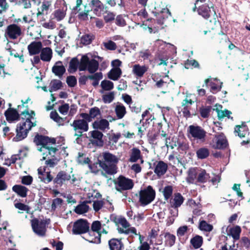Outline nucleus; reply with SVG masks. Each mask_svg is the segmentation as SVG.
I'll list each match as a JSON object with an SVG mask.
<instances>
[{
  "mask_svg": "<svg viewBox=\"0 0 250 250\" xmlns=\"http://www.w3.org/2000/svg\"><path fill=\"white\" fill-rule=\"evenodd\" d=\"M84 157V164H87L89 168L93 173H97L99 168L103 169L109 174H114L117 172L116 163L118 161L117 157Z\"/></svg>",
  "mask_w": 250,
  "mask_h": 250,
  "instance_id": "nucleus-1",
  "label": "nucleus"
},
{
  "mask_svg": "<svg viewBox=\"0 0 250 250\" xmlns=\"http://www.w3.org/2000/svg\"><path fill=\"white\" fill-rule=\"evenodd\" d=\"M34 142L37 146H40L38 148L39 151L42 152V155H51L54 156L56 152L59 150L57 147H53L52 145L56 143V140L54 138H49L46 136L37 134L34 137Z\"/></svg>",
  "mask_w": 250,
  "mask_h": 250,
  "instance_id": "nucleus-2",
  "label": "nucleus"
},
{
  "mask_svg": "<svg viewBox=\"0 0 250 250\" xmlns=\"http://www.w3.org/2000/svg\"><path fill=\"white\" fill-rule=\"evenodd\" d=\"M49 223V220L34 218L31 220V226L34 232L40 237L45 236L46 228Z\"/></svg>",
  "mask_w": 250,
  "mask_h": 250,
  "instance_id": "nucleus-3",
  "label": "nucleus"
},
{
  "mask_svg": "<svg viewBox=\"0 0 250 250\" xmlns=\"http://www.w3.org/2000/svg\"><path fill=\"white\" fill-rule=\"evenodd\" d=\"M155 197V191L149 186L140 191L139 201L143 206H146L153 201Z\"/></svg>",
  "mask_w": 250,
  "mask_h": 250,
  "instance_id": "nucleus-4",
  "label": "nucleus"
},
{
  "mask_svg": "<svg viewBox=\"0 0 250 250\" xmlns=\"http://www.w3.org/2000/svg\"><path fill=\"white\" fill-rule=\"evenodd\" d=\"M22 30L20 26L12 23L8 25L4 31V37L10 40H16L22 35Z\"/></svg>",
  "mask_w": 250,
  "mask_h": 250,
  "instance_id": "nucleus-5",
  "label": "nucleus"
},
{
  "mask_svg": "<svg viewBox=\"0 0 250 250\" xmlns=\"http://www.w3.org/2000/svg\"><path fill=\"white\" fill-rule=\"evenodd\" d=\"M89 229V224L86 220L79 219L74 222L72 229V233L78 235L87 233Z\"/></svg>",
  "mask_w": 250,
  "mask_h": 250,
  "instance_id": "nucleus-6",
  "label": "nucleus"
},
{
  "mask_svg": "<svg viewBox=\"0 0 250 250\" xmlns=\"http://www.w3.org/2000/svg\"><path fill=\"white\" fill-rule=\"evenodd\" d=\"M116 185V188L118 191L129 190L134 186L132 180L122 175L118 178Z\"/></svg>",
  "mask_w": 250,
  "mask_h": 250,
  "instance_id": "nucleus-7",
  "label": "nucleus"
},
{
  "mask_svg": "<svg viewBox=\"0 0 250 250\" xmlns=\"http://www.w3.org/2000/svg\"><path fill=\"white\" fill-rule=\"evenodd\" d=\"M71 126L75 131H77L75 136L80 137L83 135V132L87 131L89 128L88 124L84 120L77 119L74 120Z\"/></svg>",
  "mask_w": 250,
  "mask_h": 250,
  "instance_id": "nucleus-8",
  "label": "nucleus"
},
{
  "mask_svg": "<svg viewBox=\"0 0 250 250\" xmlns=\"http://www.w3.org/2000/svg\"><path fill=\"white\" fill-rule=\"evenodd\" d=\"M188 132L195 139L205 141L207 132L201 126L191 125L188 127Z\"/></svg>",
  "mask_w": 250,
  "mask_h": 250,
  "instance_id": "nucleus-9",
  "label": "nucleus"
},
{
  "mask_svg": "<svg viewBox=\"0 0 250 250\" xmlns=\"http://www.w3.org/2000/svg\"><path fill=\"white\" fill-rule=\"evenodd\" d=\"M212 9L213 15L217 17L216 11L214 9V6L212 5L210 7L207 3L202 4L201 5L197 7L196 11L199 15L202 16L204 19L208 20L210 18L212 15V12L211 10Z\"/></svg>",
  "mask_w": 250,
  "mask_h": 250,
  "instance_id": "nucleus-10",
  "label": "nucleus"
},
{
  "mask_svg": "<svg viewBox=\"0 0 250 250\" xmlns=\"http://www.w3.org/2000/svg\"><path fill=\"white\" fill-rule=\"evenodd\" d=\"M89 141L94 146L99 147H102L104 144L103 140V133L98 130H94L89 132Z\"/></svg>",
  "mask_w": 250,
  "mask_h": 250,
  "instance_id": "nucleus-11",
  "label": "nucleus"
},
{
  "mask_svg": "<svg viewBox=\"0 0 250 250\" xmlns=\"http://www.w3.org/2000/svg\"><path fill=\"white\" fill-rule=\"evenodd\" d=\"M89 5L98 16H101L107 11V7L104 5L99 0H92L89 3Z\"/></svg>",
  "mask_w": 250,
  "mask_h": 250,
  "instance_id": "nucleus-12",
  "label": "nucleus"
},
{
  "mask_svg": "<svg viewBox=\"0 0 250 250\" xmlns=\"http://www.w3.org/2000/svg\"><path fill=\"white\" fill-rule=\"evenodd\" d=\"M216 22V18H215L213 21L210 20L206 23V30L203 32L204 35H208V38L213 39L217 34Z\"/></svg>",
  "mask_w": 250,
  "mask_h": 250,
  "instance_id": "nucleus-13",
  "label": "nucleus"
},
{
  "mask_svg": "<svg viewBox=\"0 0 250 250\" xmlns=\"http://www.w3.org/2000/svg\"><path fill=\"white\" fill-rule=\"evenodd\" d=\"M6 120L9 123H12L20 119V114L18 110L14 108L9 107L4 113Z\"/></svg>",
  "mask_w": 250,
  "mask_h": 250,
  "instance_id": "nucleus-14",
  "label": "nucleus"
},
{
  "mask_svg": "<svg viewBox=\"0 0 250 250\" xmlns=\"http://www.w3.org/2000/svg\"><path fill=\"white\" fill-rule=\"evenodd\" d=\"M196 184H203L206 183L209 179V176L205 169L197 167L196 175Z\"/></svg>",
  "mask_w": 250,
  "mask_h": 250,
  "instance_id": "nucleus-15",
  "label": "nucleus"
},
{
  "mask_svg": "<svg viewBox=\"0 0 250 250\" xmlns=\"http://www.w3.org/2000/svg\"><path fill=\"white\" fill-rule=\"evenodd\" d=\"M87 234L83 236V238L90 243L100 244L101 243V235L99 232H95L91 229L87 231Z\"/></svg>",
  "mask_w": 250,
  "mask_h": 250,
  "instance_id": "nucleus-16",
  "label": "nucleus"
},
{
  "mask_svg": "<svg viewBox=\"0 0 250 250\" xmlns=\"http://www.w3.org/2000/svg\"><path fill=\"white\" fill-rule=\"evenodd\" d=\"M42 48V43L39 41H33L27 46L29 54L30 56L35 55L39 54Z\"/></svg>",
  "mask_w": 250,
  "mask_h": 250,
  "instance_id": "nucleus-17",
  "label": "nucleus"
},
{
  "mask_svg": "<svg viewBox=\"0 0 250 250\" xmlns=\"http://www.w3.org/2000/svg\"><path fill=\"white\" fill-rule=\"evenodd\" d=\"M194 102L190 99H188L186 98L183 100L182 102V107L183 108L181 109V111L185 117L189 118L191 116L190 109L191 108V105L194 104Z\"/></svg>",
  "mask_w": 250,
  "mask_h": 250,
  "instance_id": "nucleus-18",
  "label": "nucleus"
},
{
  "mask_svg": "<svg viewBox=\"0 0 250 250\" xmlns=\"http://www.w3.org/2000/svg\"><path fill=\"white\" fill-rule=\"evenodd\" d=\"M71 176L65 171H61L59 172L56 178L54 179V183L56 184V186H62V184L67 181L70 179Z\"/></svg>",
  "mask_w": 250,
  "mask_h": 250,
  "instance_id": "nucleus-19",
  "label": "nucleus"
},
{
  "mask_svg": "<svg viewBox=\"0 0 250 250\" xmlns=\"http://www.w3.org/2000/svg\"><path fill=\"white\" fill-rule=\"evenodd\" d=\"M154 173L159 177L164 175L167 171V165L163 161H159L154 163Z\"/></svg>",
  "mask_w": 250,
  "mask_h": 250,
  "instance_id": "nucleus-20",
  "label": "nucleus"
},
{
  "mask_svg": "<svg viewBox=\"0 0 250 250\" xmlns=\"http://www.w3.org/2000/svg\"><path fill=\"white\" fill-rule=\"evenodd\" d=\"M52 72L59 78H62L65 73L66 69L65 67L62 65L61 61H58L52 67Z\"/></svg>",
  "mask_w": 250,
  "mask_h": 250,
  "instance_id": "nucleus-21",
  "label": "nucleus"
},
{
  "mask_svg": "<svg viewBox=\"0 0 250 250\" xmlns=\"http://www.w3.org/2000/svg\"><path fill=\"white\" fill-rule=\"evenodd\" d=\"M40 57L41 60L43 62H50L52 57V50L51 48L46 47L42 48L40 52Z\"/></svg>",
  "mask_w": 250,
  "mask_h": 250,
  "instance_id": "nucleus-22",
  "label": "nucleus"
},
{
  "mask_svg": "<svg viewBox=\"0 0 250 250\" xmlns=\"http://www.w3.org/2000/svg\"><path fill=\"white\" fill-rule=\"evenodd\" d=\"M151 141L153 144L159 145L163 147L167 146L168 144V140L167 138H163L162 136L154 134L151 138Z\"/></svg>",
  "mask_w": 250,
  "mask_h": 250,
  "instance_id": "nucleus-23",
  "label": "nucleus"
},
{
  "mask_svg": "<svg viewBox=\"0 0 250 250\" xmlns=\"http://www.w3.org/2000/svg\"><path fill=\"white\" fill-rule=\"evenodd\" d=\"M44 171L45 169L44 168L43 169L41 167L38 168L39 178L44 183H48L52 180L53 177L51 175L50 172H45Z\"/></svg>",
  "mask_w": 250,
  "mask_h": 250,
  "instance_id": "nucleus-24",
  "label": "nucleus"
},
{
  "mask_svg": "<svg viewBox=\"0 0 250 250\" xmlns=\"http://www.w3.org/2000/svg\"><path fill=\"white\" fill-rule=\"evenodd\" d=\"M234 132L237 133L240 138L245 137L249 133V128L245 123H243L241 125H236Z\"/></svg>",
  "mask_w": 250,
  "mask_h": 250,
  "instance_id": "nucleus-25",
  "label": "nucleus"
},
{
  "mask_svg": "<svg viewBox=\"0 0 250 250\" xmlns=\"http://www.w3.org/2000/svg\"><path fill=\"white\" fill-rule=\"evenodd\" d=\"M228 143L223 133L216 136V147L219 149H224L227 147Z\"/></svg>",
  "mask_w": 250,
  "mask_h": 250,
  "instance_id": "nucleus-26",
  "label": "nucleus"
},
{
  "mask_svg": "<svg viewBox=\"0 0 250 250\" xmlns=\"http://www.w3.org/2000/svg\"><path fill=\"white\" fill-rule=\"evenodd\" d=\"M184 198L180 193L174 194V198L170 201L171 208H178L183 203Z\"/></svg>",
  "mask_w": 250,
  "mask_h": 250,
  "instance_id": "nucleus-27",
  "label": "nucleus"
},
{
  "mask_svg": "<svg viewBox=\"0 0 250 250\" xmlns=\"http://www.w3.org/2000/svg\"><path fill=\"white\" fill-rule=\"evenodd\" d=\"M108 245L110 250H122L124 245L121 240L112 238L109 240Z\"/></svg>",
  "mask_w": 250,
  "mask_h": 250,
  "instance_id": "nucleus-28",
  "label": "nucleus"
},
{
  "mask_svg": "<svg viewBox=\"0 0 250 250\" xmlns=\"http://www.w3.org/2000/svg\"><path fill=\"white\" fill-rule=\"evenodd\" d=\"M197 167L190 168L187 171V176L186 177V181L190 184H196V175Z\"/></svg>",
  "mask_w": 250,
  "mask_h": 250,
  "instance_id": "nucleus-29",
  "label": "nucleus"
},
{
  "mask_svg": "<svg viewBox=\"0 0 250 250\" xmlns=\"http://www.w3.org/2000/svg\"><path fill=\"white\" fill-rule=\"evenodd\" d=\"M109 122L106 119H101L99 121H96L93 123V127L96 129L102 130L109 127Z\"/></svg>",
  "mask_w": 250,
  "mask_h": 250,
  "instance_id": "nucleus-30",
  "label": "nucleus"
},
{
  "mask_svg": "<svg viewBox=\"0 0 250 250\" xmlns=\"http://www.w3.org/2000/svg\"><path fill=\"white\" fill-rule=\"evenodd\" d=\"M122 75V70L119 67L113 68L108 72V77L113 81H117Z\"/></svg>",
  "mask_w": 250,
  "mask_h": 250,
  "instance_id": "nucleus-31",
  "label": "nucleus"
},
{
  "mask_svg": "<svg viewBox=\"0 0 250 250\" xmlns=\"http://www.w3.org/2000/svg\"><path fill=\"white\" fill-rule=\"evenodd\" d=\"M12 190L21 197H25L27 196L28 189L25 187L16 185L13 187Z\"/></svg>",
  "mask_w": 250,
  "mask_h": 250,
  "instance_id": "nucleus-32",
  "label": "nucleus"
},
{
  "mask_svg": "<svg viewBox=\"0 0 250 250\" xmlns=\"http://www.w3.org/2000/svg\"><path fill=\"white\" fill-rule=\"evenodd\" d=\"M212 107L210 105L201 106L199 108V112L200 116L203 119H207L209 117L210 112L213 110Z\"/></svg>",
  "mask_w": 250,
  "mask_h": 250,
  "instance_id": "nucleus-33",
  "label": "nucleus"
},
{
  "mask_svg": "<svg viewBox=\"0 0 250 250\" xmlns=\"http://www.w3.org/2000/svg\"><path fill=\"white\" fill-rule=\"evenodd\" d=\"M147 70V68L146 66L139 64H135L133 67V72L137 77H142Z\"/></svg>",
  "mask_w": 250,
  "mask_h": 250,
  "instance_id": "nucleus-34",
  "label": "nucleus"
},
{
  "mask_svg": "<svg viewBox=\"0 0 250 250\" xmlns=\"http://www.w3.org/2000/svg\"><path fill=\"white\" fill-rule=\"evenodd\" d=\"M115 112L119 119H122L126 113V108L122 104H119L116 106Z\"/></svg>",
  "mask_w": 250,
  "mask_h": 250,
  "instance_id": "nucleus-35",
  "label": "nucleus"
},
{
  "mask_svg": "<svg viewBox=\"0 0 250 250\" xmlns=\"http://www.w3.org/2000/svg\"><path fill=\"white\" fill-rule=\"evenodd\" d=\"M79 67V61L77 57L73 58L69 63L68 71L70 73L75 72Z\"/></svg>",
  "mask_w": 250,
  "mask_h": 250,
  "instance_id": "nucleus-36",
  "label": "nucleus"
},
{
  "mask_svg": "<svg viewBox=\"0 0 250 250\" xmlns=\"http://www.w3.org/2000/svg\"><path fill=\"white\" fill-rule=\"evenodd\" d=\"M19 129V128L17 127L16 136L13 138V140L15 141H20L25 138L29 132V130H27V128L20 130Z\"/></svg>",
  "mask_w": 250,
  "mask_h": 250,
  "instance_id": "nucleus-37",
  "label": "nucleus"
},
{
  "mask_svg": "<svg viewBox=\"0 0 250 250\" xmlns=\"http://www.w3.org/2000/svg\"><path fill=\"white\" fill-rule=\"evenodd\" d=\"M99 62L95 59H92L90 60L87 69L88 71L91 74L96 73L95 72L98 69Z\"/></svg>",
  "mask_w": 250,
  "mask_h": 250,
  "instance_id": "nucleus-38",
  "label": "nucleus"
},
{
  "mask_svg": "<svg viewBox=\"0 0 250 250\" xmlns=\"http://www.w3.org/2000/svg\"><path fill=\"white\" fill-rule=\"evenodd\" d=\"M50 117L59 125H64L65 119H66V118H62L60 117L56 110L50 112Z\"/></svg>",
  "mask_w": 250,
  "mask_h": 250,
  "instance_id": "nucleus-39",
  "label": "nucleus"
},
{
  "mask_svg": "<svg viewBox=\"0 0 250 250\" xmlns=\"http://www.w3.org/2000/svg\"><path fill=\"white\" fill-rule=\"evenodd\" d=\"M90 61V60L87 55L83 56L79 62V70L81 71L86 70Z\"/></svg>",
  "mask_w": 250,
  "mask_h": 250,
  "instance_id": "nucleus-40",
  "label": "nucleus"
},
{
  "mask_svg": "<svg viewBox=\"0 0 250 250\" xmlns=\"http://www.w3.org/2000/svg\"><path fill=\"white\" fill-rule=\"evenodd\" d=\"M89 80H93L92 85L96 87L99 83V81L103 79V74L102 72H97L93 75H88Z\"/></svg>",
  "mask_w": 250,
  "mask_h": 250,
  "instance_id": "nucleus-41",
  "label": "nucleus"
},
{
  "mask_svg": "<svg viewBox=\"0 0 250 250\" xmlns=\"http://www.w3.org/2000/svg\"><path fill=\"white\" fill-rule=\"evenodd\" d=\"M95 39V36L92 34H87L82 36L81 38V42L84 45H89Z\"/></svg>",
  "mask_w": 250,
  "mask_h": 250,
  "instance_id": "nucleus-42",
  "label": "nucleus"
},
{
  "mask_svg": "<svg viewBox=\"0 0 250 250\" xmlns=\"http://www.w3.org/2000/svg\"><path fill=\"white\" fill-rule=\"evenodd\" d=\"M51 4L48 1H44L42 3L41 7V10L38 8V12L36 14L38 18L44 14V12H46L45 14H47V11L48 10Z\"/></svg>",
  "mask_w": 250,
  "mask_h": 250,
  "instance_id": "nucleus-43",
  "label": "nucleus"
},
{
  "mask_svg": "<svg viewBox=\"0 0 250 250\" xmlns=\"http://www.w3.org/2000/svg\"><path fill=\"white\" fill-rule=\"evenodd\" d=\"M87 203L85 200L82 204L78 205L75 209V212L79 214L87 212L89 209V206L86 205Z\"/></svg>",
  "mask_w": 250,
  "mask_h": 250,
  "instance_id": "nucleus-44",
  "label": "nucleus"
},
{
  "mask_svg": "<svg viewBox=\"0 0 250 250\" xmlns=\"http://www.w3.org/2000/svg\"><path fill=\"white\" fill-rule=\"evenodd\" d=\"M121 134L120 133H111L108 136V145L112 146H115L116 144L118 142L119 139L121 138Z\"/></svg>",
  "mask_w": 250,
  "mask_h": 250,
  "instance_id": "nucleus-45",
  "label": "nucleus"
},
{
  "mask_svg": "<svg viewBox=\"0 0 250 250\" xmlns=\"http://www.w3.org/2000/svg\"><path fill=\"white\" fill-rule=\"evenodd\" d=\"M62 86V83L61 81L54 79L50 83V88L49 91L50 92L57 91L61 88Z\"/></svg>",
  "mask_w": 250,
  "mask_h": 250,
  "instance_id": "nucleus-46",
  "label": "nucleus"
},
{
  "mask_svg": "<svg viewBox=\"0 0 250 250\" xmlns=\"http://www.w3.org/2000/svg\"><path fill=\"white\" fill-rule=\"evenodd\" d=\"M241 232V229L239 226H236L229 229V233L234 240H238Z\"/></svg>",
  "mask_w": 250,
  "mask_h": 250,
  "instance_id": "nucleus-47",
  "label": "nucleus"
},
{
  "mask_svg": "<svg viewBox=\"0 0 250 250\" xmlns=\"http://www.w3.org/2000/svg\"><path fill=\"white\" fill-rule=\"evenodd\" d=\"M184 66L186 69H192L193 68H199L200 65L195 60L188 59L184 62Z\"/></svg>",
  "mask_w": 250,
  "mask_h": 250,
  "instance_id": "nucleus-48",
  "label": "nucleus"
},
{
  "mask_svg": "<svg viewBox=\"0 0 250 250\" xmlns=\"http://www.w3.org/2000/svg\"><path fill=\"white\" fill-rule=\"evenodd\" d=\"M190 243L195 249H198L202 245L203 238L200 236L196 235L191 239Z\"/></svg>",
  "mask_w": 250,
  "mask_h": 250,
  "instance_id": "nucleus-49",
  "label": "nucleus"
},
{
  "mask_svg": "<svg viewBox=\"0 0 250 250\" xmlns=\"http://www.w3.org/2000/svg\"><path fill=\"white\" fill-rule=\"evenodd\" d=\"M91 202H93V208L96 212H97L100 209H101L104 204L103 201L98 200V199L96 200H93V199L90 200H86V203H91Z\"/></svg>",
  "mask_w": 250,
  "mask_h": 250,
  "instance_id": "nucleus-50",
  "label": "nucleus"
},
{
  "mask_svg": "<svg viewBox=\"0 0 250 250\" xmlns=\"http://www.w3.org/2000/svg\"><path fill=\"white\" fill-rule=\"evenodd\" d=\"M115 98V93L114 91L109 92L102 95V100L104 103H111Z\"/></svg>",
  "mask_w": 250,
  "mask_h": 250,
  "instance_id": "nucleus-51",
  "label": "nucleus"
},
{
  "mask_svg": "<svg viewBox=\"0 0 250 250\" xmlns=\"http://www.w3.org/2000/svg\"><path fill=\"white\" fill-rule=\"evenodd\" d=\"M180 143V141L177 137L173 136L171 138L170 137V140H168V144L166 146L172 149L174 147H177Z\"/></svg>",
  "mask_w": 250,
  "mask_h": 250,
  "instance_id": "nucleus-52",
  "label": "nucleus"
},
{
  "mask_svg": "<svg viewBox=\"0 0 250 250\" xmlns=\"http://www.w3.org/2000/svg\"><path fill=\"white\" fill-rule=\"evenodd\" d=\"M102 89L105 91H110L113 89L114 84L111 81L108 80H103L101 83Z\"/></svg>",
  "mask_w": 250,
  "mask_h": 250,
  "instance_id": "nucleus-53",
  "label": "nucleus"
},
{
  "mask_svg": "<svg viewBox=\"0 0 250 250\" xmlns=\"http://www.w3.org/2000/svg\"><path fill=\"white\" fill-rule=\"evenodd\" d=\"M213 110H216L217 113V117L219 120L225 117H227L229 118L230 115L231 114V112L227 109H225L224 110H220L218 108H213Z\"/></svg>",
  "mask_w": 250,
  "mask_h": 250,
  "instance_id": "nucleus-54",
  "label": "nucleus"
},
{
  "mask_svg": "<svg viewBox=\"0 0 250 250\" xmlns=\"http://www.w3.org/2000/svg\"><path fill=\"white\" fill-rule=\"evenodd\" d=\"M166 243L169 247L172 246L175 242V236L169 233H166L165 234Z\"/></svg>",
  "mask_w": 250,
  "mask_h": 250,
  "instance_id": "nucleus-55",
  "label": "nucleus"
},
{
  "mask_svg": "<svg viewBox=\"0 0 250 250\" xmlns=\"http://www.w3.org/2000/svg\"><path fill=\"white\" fill-rule=\"evenodd\" d=\"M101 197V195L99 192H98L96 190H92L89 191L87 194V198L86 200H98L99 198Z\"/></svg>",
  "mask_w": 250,
  "mask_h": 250,
  "instance_id": "nucleus-56",
  "label": "nucleus"
},
{
  "mask_svg": "<svg viewBox=\"0 0 250 250\" xmlns=\"http://www.w3.org/2000/svg\"><path fill=\"white\" fill-rule=\"evenodd\" d=\"M199 228L201 230L206 231H210L213 229L212 225L208 224L205 221H202L199 224Z\"/></svg>",
  "mask_w": 250,
  "mask_h": 250,
  "instance_id": "nucleus-57",
  "label": "nucleus"
},
{
  "mask_svg": "<svg viewBox=\"0 0 250 250\" xmlns=\"http://www.w3.org/2000/svg\"><path fill=\"white\" fill-rule=\"evenodd\" d=\"M102 225L99 221H94L91 225V229L95 232L100 233V230L102 229Z\"/></svg>",
  "mask_w": 250,
  "mask_h": 250,
  "instance_id": "nucleus-58",
  "label": "nucleus"
},
{
  "mask_svg": "<svg viewBox=\"0 0 250 250\" xmlns=\"http://www.w3.org/2000/svg\"><path fill=\"white\" fill-rule=\"evenodd\" d=\"M173 192L172 187L167 186L165 187L163 190V195L165 199L168 200L172 195Z\"/></svg>",
  "mask_w": 250,
  "mask_h": 250,
  "instance_id": "nucleus-59",
  "label": "nucleus"
},
{
  "mask_svg": "<svg viewBox=\"0 0 250 250\" xmlns=\"http://www.w3.org/2000/svg\"><path fill=\"white\" fill-rule=\"evenodd\" d=\"M89 113L92 120L101 114V111L100 109L96 106L91 108L89 110Z\"/></svg>",
  "mask_w": 250,
  "mask_h": 250,
  "instance_id": "nucleus-60",
  "label": "nucleus"
},
{
  "mask_svg": "<svg viewBox=\"0 0 250 250\" xmlns=\"http://www.w3.org/2000/svg\"><path fill=\"white\" fill-rule=\"evenodd\" d=\"M66 83L68 86L73 87L77 84V79L74 76H69L66 78Z\"/></svg>",
  "mask_w": 250,
  "mask_h": 250,
  "instance_id": "nucleus-61",
  "label": "nucleus"
},
{
  "mask_svg": "<svg viewBox=\"0 0 250 250\" xmlns=\"http://www.w3.org/2000/svg\"><path fill=\"white\" fill-rule=\"evenodd\" d=\"M104 45L106 49L109 50H115L117 48V45L115 42L110 40L107 42H104Z\"/></svg>",
  "mask_w": 250,
  "mask_h": 250,
  "instance_id": "nucleus-62",
  "label": "nucleus"
},
{
  "mask_svg": "<svg viewBox=\"0 0 250 250\" xmlns=\"http://www.w3.org/2000/svg\"><path fill=\"white\" fill-rule=\"evenodd\" d=\"M222 84L223 83H221L220 85L218 86L215 83L211 82L210 83V92L214 94L218 91H220L222 88Z\"/></svg>",
  "mask_w": 250,
  "mask_h": 250,
  "instance_id": "nucleus-63",
  "label": "nucleus"
},
{
  "mask_svg": "<svg viewBox=\"0 0 250 250\" xmlns=\"http://www.w3.org/2000/svg\"><path fill=\"white\" fill-rule=\"evenodd\" d=\"M197 156H208L209 155V150L205 147L199 148L196 152Z\"/></svg>",
  "mask_w": 250,
  "mask_h": 250,
  "instance_id": "nucleus-64",
  "label": "nucleus"
}]
</instances>
